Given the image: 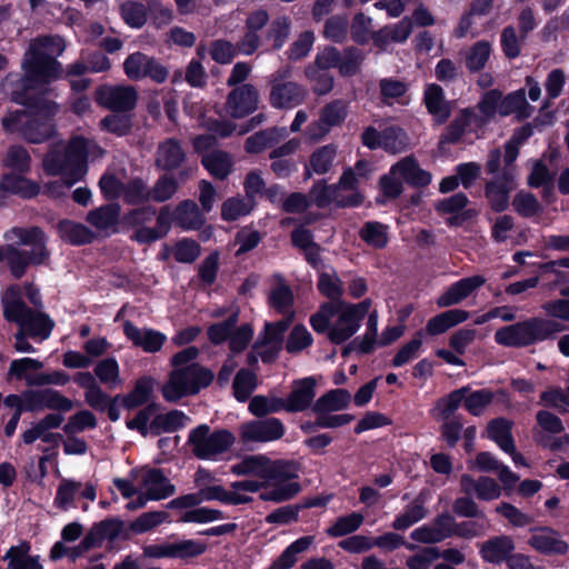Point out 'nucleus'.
<instances>
[{"label": "nucleus", "mask_w": 569, "mask_h": 569, "mask_svg": "<svg viewBox=\"0 0 569 569\" xmlns=\"http://www.w3.org/2000/svg\"><path fill=\"white\" fill-rule=\"evenodd\" d=\"M21 67L23 73H8L1 87L10 101L23 109L9 110L1 119V126L8 134L40 144L58 133L59 104L50 83L62 79L63 68L54 57L37 49L26 53Z\"/></svg>", "instance_id": "f257e3e1"}, {"label": "nucleus", "mask_w": 569, "mask_h": 569, "mask_svg": "<svg viewBox=\"0 0 569 569\" xmlns=\"http://www.w3.org/2000/svg\"><path fill=\"white\" fill-rule=\"evenodd\" d=\"M13 243L0 246V262L6 261L11 276L20 280L30 267L44 266L50 260L48 237L38 226L13 227L4 233Z\"/></svg>", "instance_id": "f03ea898"}, {"label": "nucleus", "mask_w": 569, "mask_h": 569, "mask_svg": "<svg viewBox=\"0 0 569 569\" xmlns=\"http://www.w3.org/2000/svg\"><path fill=\"white\" fill-rule=\"evenodd\" d=\"M88 140L82 136L69 140L64 149L51 148L43 157L47 176H60L68 187L84 178L88 172Z\"/></svg>", "instance_id": "7ed1b4c3"}, {"label": "nucleus", "mask_w": 569, "mask_h": 569, "mask_svg": "<svg viewBox=\"0 0 569 569\" xmlns=\"http://www.w3.org/2000/svg\"><path fill=\"white\" fill-rule=\"evenodd\" d=\"M563 330L565 326L555 319L532 317L498 329L495 333V341L503 347L523 348L539 341L553 339Z\"/></svg>", "instance_id": "20e7f679"}, {"label": "nucleus", "mask_w": 569, "mask_h": 569, "mask_svg": "<svg viewBox=\"0 0 569 569\" xmlns=\"http://www.w3.org/2000/svg\"><path fill=\"white\" fill-rule=\"evenodd\" d=\"M293 68L284 64L276 70L269 78V101L273 108L291 109L301 104L307 98L306 88L291 81Z\"/></svg>", "instance_id": "39448f33"}, {"label": "nucleus", "mask_w": 569, "mask_h": 569, "mask_svg": "<svg viewBox=\"0 0 569 569\" xmlns=\"http://www.w3.org/2000/svg\"><path fill=\"white\" fill-rule=\"evenodd\" d=\"M160 406L151 402L140 409L137 415L127 420L126 427L130 430H137L141 436H160L163 432H173L178 430V409L167 413H159Z\"/></svg>", "instance_id": "423d86ee"}, {"label": "nucleus", "mask_w": 569, "mask_h": 569, "mask_svg": "<svg viewBox=\"0 0 569 569\" xmlns=\"http://www.w3.org/2000/svg\"><path fill=\"white\" fill-rule=\"evenodd\" d=\"M319 291L330 299L320 306L319 310L310 317V325L318 333H325L329 328V320L345 303L341 300L343 293L341 280L333 273L322 272L318 281Z\"/></svg>", "instance_id": "0eeeda50"}, {"label": "nucleus", "mask_w": 569, "mask_h": 569, "mask_svg": "<svg viewBox=\"0 0 569 569\" xmlns=\"http://www.w3.org/2000/svg\"><path fill=\"white\" fill-rule=\"evenodd\" d=\"M233 442L234 437L230 431L220 429L210 433V428L206 425L193 429L188 441L194 456L200 459H213L228 451Z\"/></svg>", "instance_id": "6e6552de"}, {"label": "nucleus", "mask_w": 569, "mask_h": 569, "mask_svg": "<svg viewBox=\"0 0 569 569\" xmlns=\"http://www.w3.org/2000/svg\"><path fill=\"white\" fill-rule=\"evenodd\" d=\"M123 69L130 80L138 81L143 78H150L157 83H162L168 78V70L153 57H149L140 51L129 54Z\"/></svg>", "instance_id": "1a4fd4ad"}, {"label": "nucleus", "mask_w": 569, "mask_h": 569, "mask_svg": "<svg viewBox=\"0 0 569 569\" xmlns=\"http://www.w3.org/2000/svg\"><path fill=\"white\" fill-rule=\"evenodd\" d=\"M96 102L112 112H130L138 101V93L131 86H101L94 93Z\"/></svg>", "instance_id": "9d476101"}, {"label": "nucleus", "mask_w": 569, "mask_h": 569, "mask_svg": "<svg viewBox=\"0 0 569 569\" xmlns=\"http://www.w3.org/2000/svg\"><path fill=\"white\" fill-rule=\"evenodd\" d=\"M259 92L250 83H244L233 88L226 101V112L236 119L243 118L252 113L258 108Z\"/></svg>", "instance_id": "9b49d317"}, {"label": "nucleus", "mask_w": 569, "mask_h": 569, "mask_svg": "<svg viewBox=\"0 0 569 569\" xmlns=\"http://www.w3.org/2000/svg\"><path fill=\"white\" fill-rule=\"evenodd\" d=\"M27 396V409L29 412H38L44 409L68 412L73 408L72 400L64 397L56 389H28Z\"/></svg>", "instance_id": "f8f14e48"}, {"label": "nucleus", "mask_w": 569, "mask_h": 569, "mask_svg": "<svg viewBox=\"0 0 569 569\" xmlns=\"http://www.w3.org/2000/svg\"><path fill=\"white\" fill-rule=\"evenodd\" d=\"M311 201L318 208H326L330 203H336L338 207H355L363 201V197L359 192L351 194H343L339 191L337 184L328 186L325 181L317 182L310 190Z\"/></svg>", "instance_id": "ddd939ff"}, {"label": "nucleus", "mask_w": 569, "mask_h": 569, "mask_svg": "<svg viewBox=\"0 0 569 569\" xmlns=\"http://www.w3.org/2000/svg\"><path fill=\"white\" fill-rule=\"evenodd\" d=\"M284 433L282 422L277 418L253 420L240 427L243 442H268L280 439Z\"/></svg>", "instance_id": "4468645a"}, {"label": "nucleus", "mask_w": 569, "mask_h": 569, "mask_svg": "<svg viewBox=\"0 0 569 569\" xmlns=\"http://www.w3.org/2000/svg\"><path fill=\"white\" fill-rule=\"evenodd\" d=\"M515 187L513 173L510 169L502 170L501 174L487 181L485 196L493 211L501 212L508 208L510 192Z\"/></svg>", "instance_id": "2eb2a0df"}, {"label": "nucleus", "mask_w": 569, "mask_h": 569, "mask_svg": "<svg viewBox=\"0 0 569 569\" xmlns=\"http://www.w3.org/2000/svg\"><path fill=\"white\" fill-rule=\"evenodd\" d=\"M213 372L192 362L180 368V397L197 395L201 389L207 388L213 380Z\"/></svg>", "instance_id": "dca6fc26"}, {"label": "nucleus", "mask_w": 569, "mask_h": 569, "mask_svg": "<svg viewBox=\"0 0 569 569\" xmlns=\"http://www.w3.org/2000/svg\"><path fill=\"white\" fill-rule=\"evenodd\" d=\"M337 319L331 325L329 320V328L327 332L328 339L336 345H340L350 339L360 328L361 321L355 316V313L346 306V302L341 305V308L336 312Z\"/></svg>", "instance_id": "f3484780"}, {"label": "nucleus", "mask_w": 569, "mask_h": 569, "mask_svg": "<svg viewBox=\"0 0 569 569\" xmlns=\"http://www.w3.org/2000/svg\"><path fill=\"white\" fill-rule=\"evenodd\" d=\"M316 387L317 380L313 377L295 380L290 393L283 399L286 411L300 412L310 408L316 397Z\"/></svg>", "instance_id": "a211bd4d"}, {"label": "nucleus", "mask_w": 569, "mask_h": 569, "mask_svg": "<svg viewBox=\"0 0 569 569\" xmlns=\"http://www.w3.org/2000/svg\"><path fill=\"white\" fill-rule=\"evenodd\" d=\"M123 333L134 347L141 348L144 352L149 353L161 350L167 339L162 332L148 328H138L130 320L123 322Z\"/></svg>", "instance_id": "6ab92c4d"}, {"label": "nucleus", "mask_w": 569, "mask_h": 569, "mask_svg": "<svg viewBox=\"0 0 569 569\" xmlns=\"http://www.w3.org/2000/svg\"><path fill=\"white\" fill-rule=\"evenodd\" d=\"M460 488L465 495L475 493L479 500L491 501L501 496L502 487L491 477L481 476L477 479L468 473L460 477Z\"/></svg>", "instance_id": "aec40b11"}, {"label": "nucleus", "mask_w": 569, "mask_h": 569, "mask_svg": "<svg viewBox=\"0 0 569 569\" xmlns=\"http://www.w3.org/2000/svg\"><path fill=\"white\" fill-rule=\"evenodd\" d=\"M157 380L151 376H142L134 381L132 389L121 397V406L127 410H133L148 406L154 401Z\"/></svg>", "instance_id": "412c9836"}, {"label": "nucleus", "mask_w": 569, "mask_h": 569, "mask_svg": "<svg viewBox=\"0 0 569 569\" xmlns=\"http://www.w3.org/2000/svg\"><path fill=\"white\" fill-rule=\"evenodd\" d=\"M485 283L486 278L480 274L463 278L451 284L442 295L438 297L437 306L440 308H447L458 305Z\"/></svg>", "instance_id": "4be33fe9"}, {"label": "nucleus", "mask_w": 569, "mask_h": 569, "mask_svg": "<svg viewBox=\"0 0 569 569\" xmlns=\"http://www.w3.org/2000/svg\"><path fill=\"white\" fill-rule=\"evenodd\" d=\"M391 173L415 188H423L431 182V173L420 168L413 156L400 159L391 167Z\"/></svg>", "instance_id": "5701e85b"}, {"label": "nucleus", "mask_w": 569, "mask_h": 569, "mask_svg": "<svg viewBox=\"0 0 569 569\" xmlns=\"http://www.w3.org/2000/svg\"><path fill=\"white\" fill-rule=\"evenodd\" d=\"M515 542L511 537L501 535L492 537L480 546L481 558L489 563L508 562L513 556Z\"/></svg>", "instance_id": "b1692460"}, {"label": "nucleus", "mask_w": 569, "mask_h": 569, "mask_svg": "<svg viewBox=\"0 0 569 569\" xmlns=\"http://www.w3.org/2000/svg\"><path fill=\"white\" fill-rule=\"evenodd\" d=\"M423 102L428 112L438 124L445 123L451 114V106L445 99L443 89L436 83L428 84L423 93Z\"/></svg>", "instance_id": "393cba45"}, {"label": "nucleus", "mask_w": 569, "mask_h": 569, "mask_svg": "<svg viewBox=\"0 0 569 569\" xmlns=\"http://www.w3.org/2000/svg\"><path fill=\"white\" fill-rule=\"evenodd\" d=\"M26 173L8 172L3 173L0 179V190L11 194L19 196L23 199H32L40 192L37 182L24 177Z\"/></svg>", "instance_id": "a878e982"}, {"label": "nucleus", "mask_w": 569, "mask_h": 569, "mask_svg": "<svg viewBox=\"0 0 569 569\" xmlns=\"http://www.w3.org/2000/svg\"><path fill=\"white\" fill-rule=\"evenodd\" d=\"M57 230L62 241L71 246L90 244L96 240V233L90 228L70 219L60 220Z\"/></svg>", "instance_id": "bb28decb"}, {"label": "nucleus", "mask_w": 569, "mask_h": 569, "mask_svg": "<svg viewBox=\"0 0 569 569\" xmlns=\"http://www.w3.org/2000/svg\"><path fill=\"white\" fill-rule=\"evenodd\" d=\"M53 327L54 322L49 315L30 309L20 323L18 331L30 336L32 339L40 338L44 340L50 337Z\"/></svg>", "instance_id": "cd10ccee"}, {"label": "nucleus", "mask_w": 569, "mask_h": 569, "mask_svg": "<svg viewBox=\"0 0 569 569\" xmlns=\"http://www.w3.org/2000/svg\"><path fill=\"white\" fill-rule=\"evenodd\" d=\"M472 122L482 123L483 120L472 109H462L441 134L440 144L457 143Z\"/></svg>", "instance_id": "c85d7f7f"}, {"label": "nucleus", "mask_w": 569, "mask_h": 569, "mask_svg": "<svg viewBox=\"0 0 569 569\" xmlns=\"http://www.w3.org/2000/svg\"><path fill=\"white\" fill-rule=\"evenodd\" d=\"M121 207L118 202H109L90 210L86 221L98 230L116 228L120 221Z\"/></svg>", "instance_id": "c756f323"}, {"label": "nucleus", "mask_w": 569, "mask_h": 569, "mask_svg": "<svg viewBox=\"0 0 569 569\" xmlns=\"http://www.w3.org/2000/svg\"><path fill=\"white\" fill-rule=\"evenodd\" d=\"M529 545L547 555H565L568 551V543L560 539L557 532L547 528L536 531L530 537Z\"/></svg>", "instance_id": "7c9ffc66"}, {"label": "nucleus", "mask_w": 569, "mask_h": 569, "mask_svg": "<svg viewBox=\"0 0 569 569\" xmlns=\"http://www.w3.org/2000/svg\"><path fill=\"white\" fill-rule=\"evenodd\" d=\"M286 128L272 127L253 133L244 142V149L249 153H260L263 150L278 144L287 137Z\"/></svg>", "instance_id": "2f4dec72"}, {"label": "nucleus", "mask_w": 569, "mask_h": 569, "mask_svg": "<svg viewBox=\"0 0 569 569\" xmlns=\"http://www.w3.org/2000/svg\"><path fill=\"white\" fill-rule=\"evenodd\" d=\"M470 313L461 309H450L430 318L426 326V331L430 336H438L445 333L452 327H456L467 319Z\"/></svg>", "instance_id": "473e14b6"}, {"label": "nucleus", "mask_w": 569, "mask_h": 569, "mask_svg": "<svg viewBox=\"0 0 569 569\" xmlns=\"http://www.w3.org/2000/svg\"><path fill=\"white\" fill-rule=\"evenodd\" d=\"M141 486L146 488L151 500L164 499L174 492V486L168 483L160 469H148L142 477Z\"/></svg>", "instance_id": "72a5a7b5"}, {"label": "nucleus", "mask_w": 569, "mask_h": 569, "mask_svg": "<svg viewBox=\"0 0 569 569\" xmlns=\"http://www.w3.org/2000/svg\"><path fill=\"white\" fill-rule=\"evenodd\" d=\"M492 46L487 40H479L466 49L462 54L463 63L471 73L483 70L490 59Z\"/></svg>", "instance_id": "f704fd0d"}, {"label": "nucleus", "mask_w": 569, "mask_h": 569, "mask_svg": "<svg viewBox=\"0 0 569 569\" xmlns=\"http://www.w3.org/2000/svg\"><path fill=\"white\" fill-rule=\"evenodd\" d=\"M413 22L411 18L405 17L393 26H387L372 34L377 44H387L388 42H405L411 34Z\"/></svg>", "instance_id": "c9c22d12"}, {"label": "nucleus", "mask_w": 569, "mask_h": 569, "mask_svg": "<svg viewBox=\"0 0 569 569\" xmlns=\"http://www.w3.org/2000/svg\"><path fill=\"white\" fill-rule=\"evenodd\" d=\"M292 318L293 315L291 313L280 321L267 322L264 325V330L259 335L253 349H258L260 345H271L282 349L283 335L292 322Z\"/></svg>", "instance_id": "e433bc0d"}, {"label": "nucleus", "mask_w": 569, "mask_h": 569, "mask_svg": "<svg viewBox=\"0 0 569 569\" xmlns=\"http://www.w3.org/2000/svg\"><path fill=\"white\" fill-rule=\"evenodd\" d=\"M351 396L346 389L330 390L321 396L312 406L313 412H333L346 409Z\"/></svg>", "instance_id": "4c0bfd02"}, {"label": "nucleus", "mask_w": 569, "mask_h": 569, "mask_svg": "<svg viewBox=\"0 0 569 569\" xmlns=\"http://www.w3.org/2000/svg\"><path fill=\"white\" fill-rule=\"evenodd\" d=\"M512 422L506 418L492 419L487 426L488 437L503 451H513Z\"/></svg>", "instance_id": "58836bf2"}, {"label": "nucleus", "mask_w": 569, "mask_h": 569, "mask_svg": "<svg viewBox=\"0 0 569 569\" xmlns=\"http://www.w3.org/2000/svg\"><path fill=\"white\" fill-rule=\"evenodd\" d=\"M269 458L263 455L248 456L239 463L231 467V472L237 476H254L266 481Z\"/></svg>", "instance_id": "ea45409f"}, {"label": "nucleus", "mask_w": 569, "mask_h": 569, "mask_svg": "<svg viewBox=\"0 0 569 569\" xmlns=\"http://www.w3.org/2000/svg\"><path fill=\"white\" fill-rule=\"evenodd\" d=\"M313 536L301 537L289 547L272 562L268 569H290L297 562L296 555L301 553L309 549L313 543Z\"/></svg>", "instance_id": "a19ab883"}, {"label": "nucleus", "mask_w": 569, "mask_h": 569, "mask_svg": "<svg viewBox=\"0 0 569 569\" xmlns=\"http://www.w3.org/2000/svg\"><path fill=\"white\" fill-rule=\"evenodd\" d=\"M533 111V108L528 103L525 90L520 89L507 97H501V103L499 113L501 116H508L510 113H517L520 118H529Z\"/></svg>", "instance_id": "79ce46f5"}, {"label": "nucleus", "mask_w": 569, "mask_h": 569, "mask_svg": "<svg viewBox=\"0 0 569 569\" xmlns=\"http://www.w3.org/2000/svg\"><path fill=\"white\" fill-rule=\"evenodd\" d=\"M202 164L217 179L223 180L231 171V159L224 151L216 150L202 157Z\"/></svg>", "instance_id": "37998d69"}, {"label": "nucleus", "mask_w": 569, "mask_h": 569, "mask_svg": "<svg viewBox=\"0 0 569 569\" xmlns=\"http://www.w3.org/2000/svg\"><path fill=\"white\" fill-rule=\"evenodd\" d=\"M363 60L365 52L361 49L353 46L346 47L340 51L338 70L343 77H352L360 71Z\"/></svg>", "instance_id": "c03bdc74"}, {"label": "nucleus", "mask_w": 569, "mask_h": 569, "mask_svg": "<svg viewBox=\"0 0 569 569\" xmlns=\"http://www.w3.org/2000/svg\"><path fill=\"white\" fill-rule=\"evenodd\" d=\"M337 157V146L330 143L315 150L309 159V167L317 174H325L330 171Z\"/></svg>", "instance_id": "a18cd8bd"}, {"label": "nucleus", "mask_w": 569, "mask_h": 569, "mask_svg": "<svg viewBox=\"0 0 569 569\" xmlns=\"http://www.w3.org/2000/svg\"><path fill=\"white\" fill-rule=\"evenodd\" d=\"M3 166L11 172L28 173L31 169V157L24 147L13 144L7 151Z\"/></svg>", "instance_id": "49530a36"}, {"label": "nucleus", "mask_w": 569, "mask_h": 569, "mask_svg": "<svg viewBox=\"0 0 569 569\" xmlns=\"http://www.w3.org/2000/svg\"><path fill=\"white\" fill-rule=\"evenodd\" d=\"M123 201L129 206H139L152 201L150 189L141 178H132L124 183Z\"/></svg>", "instance_id": "de8ad7c7"}, {"label": "nucleus", "mask_w": 569, "mask_h": 569, "mask_svg": "<svg viewBox=\"0 0 569 569\" xmlns=\"http://www.w3.org/2000/svg\"><path fill=\"white\" fill-rule=\"evenodd\" d=\"M299 467L295 461L269 459L266 482H283L298 478Z\"/></svg>", "instance_id": "09e8293b"}, {"label": "nucleus", "mask_w": 569, "mask_h": 569, "mask_svg": "<svg viewBox=\"0 0 569 569\" xmlns=\"http://www.w3.org/2000/svg\"><path fill=\"white\" fill-rule=\"evenodd\" d=\"M120 13L129 27L139 29L146 24L149 10L143 3L129 0L121 4Z\"/></svg>", "instance_id": "8fccbe9b"}, {"label": "nucleus", "mask_w": 569, "mask_h": 569, "mask_svg": "<svg viewBox=\"0 0 569 569\" xmlns=\"http://www.w3.org/2000/svg\"><path fill=\"white\" fill-rule=\"evenodd\" d=\"M426 516L427 510L425 508V501L421 498H416L407 506L405 512L395 519L392 528L396 530H405L423 519Z\"/></svg>", "instance_id": "3c124183"}, {"label": "nucleus", "mask_w": 569, "mask_h": 569, "mask_svg": "<svg viewBox=\"0 0 569 569\" xmlns=\"http://www.w3.org/2000/svg\"><path fill=\"white\" fill-rule=\"evenodd\" d=\"M305 76L312 83V90L316 94H327L333 88L335 79L328 70L308 64L305 68Z\"/></svg>", "instance_id": "603ef678"}, {"label": "nucleus", "mask_w": 569, "mask_h": 569, "mask_svg": "<svg viewBox=\"0 0 569 569\" xmlns=\"http://www.w3.org/2000/svg\"><path fill=\"white\" fill-rule=\"evenodd\" d=\"M253 207V200H248L241 196L231 197L222 203L221 217L226 221H234L240 217L250 213Z\"/></svg>", "instance_id": "864d4df0"}, {"label": "nucleus", "mask_w": 569, "mask_h": 569, "mask_svg": "<svg viewBox=\"0 0 569 569\" xmlns=\"http://www.w3.org/2000/svg\"><path fill=\"white\" fill-rule=\"evenodd\" d=\"M100 128L103 131L116 134L117 137H124L130 133L132 129V117L127 112H113L106 116L100 121Z\"/></svg>", "instance_id": "5fc2aeb1"}, {"label": "nucleus", "mask_w": 569, "mask_h": 569, "mask_svg": "<svg viewBox=\"0 0 569 569\" xmlns=\"http://www.w3.org/2000/svg\"><path fill=\"white\" fill-rule=\"evenodd\" d=\"M156 166L166 171L178 168V138H169L159 144Z\"/></svg>", "instance_id": "6e6d98bb"}, {"label": "nucleus", "mask_w": 569, "mask_h": 569, "mask_svg": "<svg viewBox=\"0 0 569 569\" xmlns=\"http://www.w3.org/2000/svg\"><path fill=\"white\" fill-rule=\"evenodd\" d=\"M349 19L345 14H336L327 19L323 27V37L332 42L342 43L347 40Z\"/></svg>", "instance_id": "4d7b16f0"}, {"label": "nucleus", "mask_w": 569, "mask_h": 569, "mask_svg": "<svg viewBox=\"0 0 569 569\" xmlns=\"http://www.w3.org/2000/svg\"><path fill=\"white\" fill-rule=\"evenodd\" d=\"M204 222L206 219L193 200L180 202V228L196 230L201 228Z\"/></svg>", "instance_id": "13d9d810"}, {"label": "nucleus", "mask_w": 569, "mask_h": 569, "mask_svg": "<svg viewBox=\"0 0 569 569\" xmlns=\"http://www.w3.org/2000/svg\"><path fill=\"white\" fill-rule=\"evenodd\" d=\"M82 485L72 479H62L57 488L53 505L60 510H68L73 507L76 495L80 491Z\"/></svg>", "instance_id": "bf43d9fd"}, {"label": "nucleus", "mask_w": 569, "mask_h": 569, "mask_svg": "<svg viewBox=\"0 0 569 569\" xmlns=\"http://www.w3.org/2000/svg\"><path fill=\"white\" fill-rule=\"evenodd\" d=\"M232 387L236 399L243 402L256 389L257 376L248 369H241L237 372Z\"/></svg>", "instance_id": "052dcab7"}, {"label": "nucleus", "mask_w": 569, "mask_h": 569, "mask_svg": "<svg viewBox=\"0 0 569 569\" xmlns=\"http://www.w3.org/2000/svg\"><path fill=\"white\" fill-rule=\"evenodd\" d=\"M409 146V138L407 133L395 127H389L382 130V149L390 153H400Z\"/></svg>", "instance_id": "680f3d73"}, {"label": "nucleus", "mask_w": 569, "mask_h": 569, "mask_svg": "<svg viewBox=\"0 0 569 569\" xmlns=\"http://www.w3.org/2000/svg\"><path fill=\"white\" fill-rule=\"evenodd\" d=\"M249 410L256 417L286 410L284 400L276 397L256 396L249 403Z\"/></svg>", "instance_id": "e2e57ef3"}, {"label": "nucleus", "mask_w": 569, "mask_h": 569, "mask_svg": "<svg viewBox=\"0 0 569 569\" xmlns=\"http://www.w3.org/2000/svg\"><path fill=\"white\" fill-rule=\"evenodd\" d=\"M347 114L348 103L342 99L327 103L320 111V118L331 128L341 126Z\"/></svg>", "instance_id": "0e129e2a"}, {"label": "nucleus", "mask_w": 569, "mask_h": 569, "mask_svg": "<svg viewBox=\"0 0 569 569\" xmlns=\"http://www.w3.org/2000/svg\"><path fill=\"white\" fill-rule=\"evenodd\" d=\"M469 391L468 387H463L450 392L447 397L437 401L435 410L442 420H448L459 408L465 395Z\"/></svg>", "instance_id": "69168bd1"}, {"label": "nucleus", "mask_w": 569, "mask_h": 569, "mask_svg": "<svg viewBox=\"0 0 569 569\" xmlns=\"http://www.w3.org/2000/svg\"><path fill=\"white\" fill-rule=\"evenodd\" d=\"M96 427V416L91 411L83 409L72 415L62 429L67 436H71L86 429H94Z\"/></svg>", "instance_id": "338daca9"}, {"label": "nucleus", "mask_w": 569, "mask_h": 569, "mask_svg": "<svg viewBox=\"0 0 569 569\" xmlns=\"http://www.w3.org/2000/svg\"><path fill=\"white\" fill-rule=\"evenodd\" d=\"M157 210L152 206H142L126 212L121 218V223L127 228H139L151 222L156 217Z\"/></svg>", "instance_id": "774afa93"}]
</instances>
